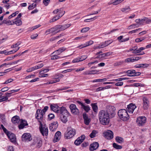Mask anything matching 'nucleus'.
Returning <instances> with one entry per match:
<instances>
[{"mask_svg":"<svg viewBox=\"0 0 151 151\" xmlns=\"http://www.w3.org/2000/svg\"><path fill=\"white\" fill-rule=\"evenodd\" d=\"M90 28L88 27H86L83 28L81 31V32L82 33L88 31Z\"/></svg>","mask_w":151,"mask_h":151,"instance_id":"a18cd8bd","label":"nucleus"},{"mask_svg":"<svg viewBox=\"0 0 151 151\" xmlns=\"http://www.w3.org/2000/svg\"><path fill=\"white\" fill-rule=\"evenodd\" d=\"M71 25V24H66L63 25H56L50 28L51 29V33L53 32L54 31H57L58 29H59V31L64 30L70 27Z\"/></svg>","mask_w":151,"mask_h":151,"instance_id":"39448f33","label":"nucleus"},{"mask_svg":"<svg viewBox=\"0 0 151 151\" xmlns=\"http://www.w3.org/2000/svg\"><path fill=\"white\" fill-rule=\"evenodd\" d=\"M69 108L71 110V109H76V108H77L76 107V106L73 104H71L69 106Z\"/></svg>","mask_w":151,"mask_h":151,"instance_id":"5fc2aeb1","label":"nucleus"},{"mask_svg":"<svg viewBox=\"0 0 151 151\" xmlns=\"http://www.w3.org/2000/svg\"><path fill=\"white\" fill-rule=\"evenodd\" d=\"M103 134L105 138L107 139H111L114 137L113 133V132L111 130H108V132H104L103 133Z\"/></svg>","mask_w":151,"mask_h":151,"instance_id":"1a4fd4ad","label":"nucleus"},{"mask_svg":"<svg viewBox=\"0 0 151 151\" xmlns=\"http://www.w3.org/2000/svg\"><path fill=\"white\" fill-rule=\"evenodd\" d=\"M83 142L81 141V140L80 139V138H78L76 139L74 142L75 145L76 146H78L80 145Z\"/></svg>","mask_w":151,"mask_h":151,"instance_id":"c85d7f7f","label":"nucleus"},{"mask_svg":"<svg viewBox=\"0 0 151 151\" xmlns=\"http://www.w3.org/2000/svg\"><path fill=\"white\" fill-rule=\"evenodd\" d=\"M98 133L97 131L96 130H93L92 131V132L89 135L90 137L91 138H92L96 136V134Z\"/></svg>","mask_w":151,"mask_h":151,"instance_id":"cd10ccee","label":"nucleus"},{"mask_svg":"<svg viewBox=\"0 0 151 151\" xmlns=\"http://www.w3.org/2000/svg\"><path fill=\"white\" fill-rule=\"evenodd\" d=\"M129 78H119L115 79H112L110 80V81H120L123 80H127Z\"/></svg>","mask_w":151,"mask_h":151,"instance_id":"2f4dec72","label":"nucleus"},{"mask_svg":"<svg viewBox=\"0 0 151 151\" xmlns=\"http://www.w3.org/2000/svg\"><path fill=\"white\" fill-rule=\"evenodd\" d=\"M49 108V107L48 106H46L44 107V108L42 109V112H43L44 113H45L47 111Z\"/></svg>","mask_w":151,"mask_h":151,"instance_id":"e2e57ef3","label":"nucleus"},{"mask_svg":"<svg viewBox=\"0 0 151 151\" xmlns=\"http://www.w3.org/2000/svg\"><path fill=\"white\" fill-rule=\"evenodd\" d=\"M99 146V145L97 142H94L90 145L89 150L91 151H93L97 149Z\"/></svg>","mask_w":151,"mask_h":151,"instance_id":"4468645a","label":"nucleus"},{"mask_svg":"<svg viewBox=\"0 0 151 151\" xmlns=\"http://www.w3.org/2000/svg\"><path fill=\"white\" fill-rule=\"evenodd\" d=\"M113 146L114 148L116 149H120L122 148V146L116 144L115 143H113Z\"/></svg>","mask_w":151,"mask_h":151,"instance_id":"c756f323","label":"nucleus"},{"mask_svg":"<svg viewBox=\"0 0 151 151\" xmlns=\"http://www.w3.org/2000/svg\"><path fill=\"white\" fill-rule=\"evenodd\" d=\"M45 113L42 112L40 113V117L39 118L38 117L37 118L35 117L36 119H37V121L39 123L40 127H39L40 131L42 136H44V135L47 136L48 134V129L47 127L45 128L43 127L42 121L44 117V116Z\"/></svg>","mask_w":151,"mask_h":151,"instance_id":"7ed1b4c3","label":"nucleus"},{"mask_svg":"<svg viewBox=\"0 0 151 151\" xmlns=\"http://www.w3.org/2000/svg\"><path fill=\"white\" fill-rule=\"evenodd\" d=\"M82 116L84 120V123L86 125H88L91 122V119L88 118L86 112H84Z\"/></svg>","mask_w":151,"mask_h":151,"instance_id":"ddd939ff","label":"nucleus"},{"mask_svg":"<svg viewBox=\"0 0 151 151\" xmlns=\"http://www.w3.org/2000/svg\"><path fill=\"white\" fill-rule=\"evenodd\" d=\"M50 0H43V3L45 6H47L50 2Z\"/></svg>","mask_w":151,"mask_h":151,"instance_id":"bf43d9fd","label":"nucleus"},{"mask_svg":"<svg viewBox=\"0 0 151 151\" xmlns=\"http://www.w3.org/2000/svg\"><path fill=\"white\" fill-rule=\"evenodd\" d=\"M79 58H77L73 60L72 62L73 63H76L80 62Z\"/></svg>","mask_w":151,"mask_h":151,"instance_id":"69168bd1","label":"nucleus"},{"mask_svg":"<svg viewBox=\"0 0 151 151\" xmlns=\"http://www.w3.org/2000/svg\"><path fill=\"white\" fill-rule=\"evenodd\" d=\"M140 21L142 22H145L147 24L151 23V19H149L147 17H145L143 19H140Z\"/></svg>","mask_w":151,"mask_h":151,"instance_id":"5701e85b","label":"nucleus"},{"mask_svg":"<svg viewBox=\"0 0 151 151\" xmlns=\"http://www.w3.org/2000/svg\"><path fill=\"white\" fill-rule=\"evenodd\" d=\"M134 87H138L139 86L140 87H144L145 86V85L144 84H142L141 83H134Z\"/></svg>","mask_w":151,"mask_h":151,"instance_id":"3c124183","label":"nucleus"},{"mask_svg":"<svg viewBox=\"0 0 151 151\" xmlns=\"http://www.w3.org/2000/svg\"><path fill=\"white\" fill-rule=\"evenodd\" d=\"M123 63V61L117 62L114 64V65L115 66H119L121 65Z\"/></svg>","mask_w":151,"mask_h":151,"instance_id":"13d9d810","label":"nucleus"},{"mask_svg":"<svg viewBox=\"0 0 151 151\" xmlns=\"http://www.w3.org/2000/svg\"><path fill=\"white\" fill-rule=\"evenodd\" d=\"M53 111L58 114L60 117V119L63 123H66L67 122V117L70 114L65 107L62 106L59 109H54Z\"/></svg>","mask_w":151,"mask_h":151,"instance_id":"f257e3e1","label":"nucleus"},{"mask_svg":"<svg viewBox=\"0 0 151 151\" xmlns=\"http://www.w3.org/2000/svg\"><path fill=\"white\" fill-rule=\"evenodd\" d=\"M135 70L133 69H131L128 70L127 71H124L123 72H121L119 73V74H122L123 73H127V75L129 77H133L132 75H134Z\"/></svg>","mask_w":151,"mask_h":151,"instance_id":"dca6fc26","label":"nucleus"},{"mask_svg":"<svg viewBox=\"0 0 151 151\" xmlns=\"http://www.w3.org/2000/svg\"><path fill=\"white\" fill-rule=\"evenodd\" d=\"M66 50V48L64 47H62L58 49L57 50L52 53L55 52L56 54L57 55H60L64 51Z\"/></svg>","mask_w":151,"mask_h":151,"instance_id":"412c9836","label":"nucleus"},{"mask_svg":"<svg viewBox=\"0 0 151 151\" xmlns=\"http://www.w3.org/2000/svg\"><path fill=\"white\" fill-rule=\"evenodd\" d=\"M12 122L14 124L19 123L20 121L19 117L17 115L14 116L12 119Z\"/></svg>","mask_w":151,"mask_h":151,"instance_id":"aec40b11","label":"nucleus"},{"mask_svg":"<svg viewBox=\"0 0 151 151\" xmlns=\"http://www.w3.org/2000/svg\"><path fill=\"white\" fill-rule=\"evenodd\" d=\"M98 72L99 71H97V70H91V71H90L89 72V73H87V74H88V75H92V74H97V73H93V72Z\"/></svg>","mask_w":151,"mask_h":151,"instance_id":"603ef678","label":"nucleus"},{"mask_svg":"<svg viewBox=\"0 0 151 151\" xmlns=\"http://www.w3.org/2000/svg\"><path fill=\"white\" fill-rule=\"evenodd\" d=\"M78 138H80V139L81 140V141L83 142L85 140L86 138L85 136L84 135H82L80 137H78Z\"/></svg>","mask_w":151,"mask_h":151,"instance_id":"774afa93","label":"nucleus"},{"mask_svg":"<svg viewBox=\"0 0 151 151\" xmlns=\"http://www.w3.org/2000/svg\"><path fill=\"white\" fill-rule=\"evenodd\" d=\"M68 56H64V57H60V56H58L57 55H53V56H52V57L51 58V60H54V59H58L60 58H65V57H67Z\"/></svg>","mask_w":151,"mask_h":151,"instance_id":"7c9ffc66","label":"nucleus"},{"mask_svg":"<svg viewBox=\"0 0 151 151\" xmlns=\"http://www.w3.org/2000/svg\"><path fill=\"white\" fill-rule=\"evenodd\" d=\"M21 42H18L16 44H14L13 45H12L11 46V47L12 48L16 47H17L19 45L21 44Z\"/></svg>","mask_w":151,"mask_h":151,"instance_id":"6e6d98bb","label":"nucleus"},{"mask_svg":"<svg viewBox=\"0 0 151 151\" xmlns=\"http://www.w3.org/2000/svg\"><path fill=\"white\" fill-rule=\"evenodd\" d=\"M42 142L41 139H40L39 140V142H38L37 144V146L38 148H40L42 145Z\"/></svg>","mask_w":151,"mask_h":151,"instance_id":"0e129e2a","label":"nucleus"},{"mask_svg":"<svg viewBox=\"0 0 151 151\" xmlns=\"http://www.w3.org/2000/svg\"><path fill=\"white\" fill-rule=\"evenodd\" d=\"M81 108L83 109L86 112H88L90 110V108L88 105H85V104L81 107Z\"/></svg>","mask_w":151,"mask_h":151,"instance_id":"b1692460","label":"nucleus"},{"mask_svg":"<svg viewBox=\"0 0 151 151\" xmlns=\"http://www.w3.org/2000/svg\"><path fill=\"white\" fill-rule=\"evenodd\" d=\"M64 14V13L60 16V14H59L58 15H56L52 19H53L55 21L61 17Z\"/></svg>","mask_w":151,"mask_h":151,"instance_id":"58836bf2","label":"nucleus"},{"mask_svg":"<svg viewBox=\"0 0 151 151\" xmlns=\"http://www.w3.org/2000/svg\"><path fill=\"white\" fill-rule=\"evenodd\" d=\"M87 58L86 55H83L81 56L79 58L80 62L83 61V60L86 59Z\"/></svg>","mask_w":151,"mask_h":151,"instance_id":"09e8293b","label":"nucleus"},{"mask_svg":"<svg viewBox=\"0 0 151 151\" xmlns=\"http://www.w3.org/2000/svg\"><path fill=\"white\" fill-rule=\"evenodd\" d=\"M142 100L143 101V108L145 110H147L149 106V101L147 98L145 97H143Z\"/></svg>","mask_w":151,"mask_h":151,"instance_id":"2eb2a0df","label":"nucleus"},{"mask_svg":"<svg viewBox=\"0 0 151 151\" xmlns=\"http://www.w3.org/2000/svg\"><path fill=\"white\" fill-rule=\"evenodd\" d=\"M136 107L137 106L135 104L131 103L127 106L126 110L129 113H133L134 110Z\"/></svg>","mask_w":151,"mask_h":151,"instance_id":"9d476101","label":"nucleus"},{"mask_svg":"<svg viewBox=\"0 0 151 151\" xmlns=\"http://www.w3.org/2000/svg\"><path fill=\"white\" fill-rule=\"evenodd\" d=\"M76 133H70L69 131H66V132L65 134V137L66 139H69L73 137L75 134Z\"/></svg>","mask_w":151,"mask_h":151,"instance_id":"a211bd4d","label":"nucleus"},{"mask_svg":"<svg viewBox=\"0 0 151 151\" xmlns=\"http://www.w3.org/2000/svg\"><path fill=\"white\" fill-rule=\"evenodd\" d=\"M76 109L75 108L71 109L70 110L71 112L73 114L78 115L79 113V109L77 108H76Z\"/></svg>","mask_w":151,"mask_h":151,"instance_id":"a878e982","label":"nucleus"},{"mask_svg":"<svg viewBox=\"0 0 151 151\" xmlns=\"http://www.w3.org/2000/svg\"><path fill=\"white\" fill-rule=\"evenodd\" d=\"M93 43V42L92 40H90L86 44H84L85 47H87L90 45H91Z\"/></svg>","mask_w":151,"mask_h":151,"instance_id":"de8ad7c7","label":"nucleus"},{"mask_svg":"<svg viewBox=\"0 0 151 151\" xmlns=\"http://www.w3.org/2000/svg\"><path fill=\"white\" fill-rule=\"evenodd\" d=\"M116 141L118 143H121L124 142V139L120 137L117 136L115 138Z\"/></svg>","mask_w":151,"mask_h":151,"instance_id":"393cba45","label":"nucleus"},{"mask_svg":"<svg viewBox=\"0 0 151 151\" xmlns=\"http://www.w3.org/2000/svg\"><path fill=\"white\" fill-rule=\"evenodd\" d=\"M9 88L7 87H5L2 88L1 91L2 92H4L9 90Z\"/></svg>","mask_w":151,"mask_h":151,"instance_id":"052dcab7","label":"nucleus"},{"mask_svg":"<svg viewBox=\"0 0 151 151\" xmlns=\"http://www.w3.org/2000/svg\"><path fill=\"white\" fill-rule=\"evenodd\" d=\"M19 47H18L17 50H12L7 52V55H9L14 53L16 52L17 51L19 50Z\"/></svg>","mask_w":151,"mask_h":151,"instance_id":"f704fd0d","label":"nucleus"},{"mask_svg":"<svg viewBox=\"0 0 151 151\" xmlns=\"http://www.w3.org/2000/svg\"><path fill=\"white\" fill-rule=\"evenodd\" d=\"M0 118L2 120V122L3 124H4V122H5V115L4 114H0Z\"/></svg>","mask_w":151,"mask_h":151,"instance_id":"a19ab883","label":"nucleus"},{"mask_svg":"<svg viewBox=\"0 0 151 151\" xmlns=\"http://www.w3.org/2000/svg\"><path fill=\"white\" fill-rule=\"evenodd\" d=\"M5 134H6L11 142L14 143V144H16L17 143L16 136L14 133L8 131Z\"/></svg>","mask_w":151,"mask_h":151,"instance_id":"0eeeda50","label":"nucleus"},{"mask_svg":"<svg viewBox=\"0 0 151 151\" xmlns=\"http://www.w3.org/2000/svg\"><path fill=\"white\" fill-rule=\"evenodd\" d=\"M146 119L144 116H140L137 118L136 122L139 126H142L146 122Z\"/></svg>","mask_w":151,"mask_h":151,"instance_id":"6e6552de","label":"nucleus"},{"mask_svg":"<svg viewBox=\"0 0 151 151\" xmlns=\"http://www.w3.org/2000/svg\"><path fill=\"white\" fill-rule=\"evenodd\" d=\"M49 120H51L55 118V115L52 113L49 114L47 116Z\"/></svg>","mask_w":151,"mask_h":151,"instance_id":"e433bc0d","label":"nucleus"},{"mask_svg":"<svg viewBox=\"0 0 151 151\" xmlns=\"http://www.w3.org/2000/svg\"><path fill=\"white\" fill-rule=\"evenodd\" d=\"M130 10V8L129 6L127 7H125L124 8H123L121 9V11L123 12H129Z\"/></svg>","mask_w":151,"mask_h":151,"instance_id":"72a5a7b5","label":"nucleus"},{"mask_svg":"<svg viewBox=\"0 0 151 151\" xmlns=\"http://www.w3.org/2000/svg\"><path fill=\"white\" fill-rule=\"evenodd\" d=\"M8 96H3L1 97L0 99V102L4 101L7 100L8 98H7Z\"/></svg>","mask_w":151,"mask_h":151,"instance_id":"4c0bfd02","label":"nucleus"},{"mask_svg":"<svg viewBox=\"0 0 151 151\" xmlns=\"http://www.w3.org/2000/svg\"><path fill=\"white\" fill-rule=\"evenodd\" d=\"M36 70V67L34 66L27 69V71L28 72H32Z\"/></svg>","mask_w":151,"mask_h":151,"instance_id":"8fccbe9b","label":"nucleus"},{"mask_svg":"<svg viewBox=\"0 0 151 151\" xmlns=\"http://www.w3.org/2000/svg\"><path fill=\"white\" fill-rule=\"evenodd\" d=\"M38 35L37 34H35L31 35V38L32 39H35L38 36Z\"/></svg>","mask_w":151,"mask_h":151,"instance_id":"680f3d73","label":"nucleus"},{"mask_svg":"<svg viewBox=\"0 0 151 151\" xmlns=\"http://www.w3.org/2000/svg\"><path fill=\"white\" fill-rule=\"evenodd\" d=\"M116 108L114 106H109L107 107L106 112L107 113L108 115L110 116L111 118L114 117L115 115Z\"/></svg>","mask_w":151,"mask_h":151,"instance_id":"423d86ee","label":"nucleus"},{"mask_svg":"<svg viewBox=\"0 0 151 151\" xmlns=\"http://www.w3.org/2000/svg\"><path fill=\"white\" fill-rule=\"evenodd\" d=\"M67 131H69V132H70V133H76V130L75 129H72L71 127H68L67 128Z\"/></svg>","mask_w":151,"mask_h":151,"instance_id":"49530a36","label":"nucleus"},{"mask_svg":"<svg viewBox=\"0 0 151 151\" xmlns=\"http://www.w3.org/2000/svg\"><path fill=\"white\" fill-rule=\"evenodd\" d=\"M146 37H141L140 38H137L135 39V41L136 42H139L144 40Z\"/></svg>","mask_w":151,"mask_h":151,"instance_id":"ea45409f","label":"nucleus"},{"mask_svg":"<svg viewBox=\"0 0 151 151\" xmlns=\"http://www.w3.org/2000/svg\"><path fill=\"white\" fill-rule=\"evenodd\" d=\"M28 125L26 120L21 119L20 123L18 126L19 129L20 130L22 129L25 127V126H28Z\"/></svg>","mask_w":151,"mask_h":151,"instance_id":"9b49d317","label":"nucleus"},{"mask_svg":"<svg viewBox=\"0 0 151 151\" xmlns=\"http://www.w3.org/2000/svg\"><path fill=\"white\" fill-rule=\"evenodd\" d=\"M92 109L93 111L96 113L97 112L98 107L97 103H92L91 104Z\"/></svg>","mask_w":151,"mask_h":151,"instance_id":"4be33fe9","label":"nucleus"},{"mask_svg":"<svg viewBox=\"0 0 151 151\" xmlns=\"http://www.w3.org/2000/svg\"><path fill=\"white\" fill-rule=\"evenodd\" d=\"M98 116L99 120L101 124L106 125L109 124L111 118L105 110H101L99 112Z\"/></svg>","mask_w":151,"mask_h":151,"instance_id":"f03ea898","label":"nucleus"},{"mask_svg":"<svg viewBox=\"0 0 151 151\" xmlns=\"http://www.w3.org/2000/svg\"><path fill=\"white\" fill-rule=\"evenodd\" d=\"M139 24H134L129 26L128 27L127 29L129 30L135 28L136 27H139Z\"/></svg>","mask_w":151,"mask_h":151,"instance_id":"bb28decb","label":"nucleus"},{"mask_svg":"<svg viewBox=\"0 0 151 151\" xmlns=\"http://www.w3.org/2000/svg\"><path fill=\"white\" fill-rule=\"evenodd\" d=\"M150 65V64H148L147 63H142L137 64L135 65L134 67L136 68H146L148 67Z\"/></svg>","mask_w":151,"mask_h":151,"instance_id":"6ab92c4d","label":"nucleus"},{"mask_svg":"<svg viewBox=\"0 0 151 151\" xmlns=\"http://www.w3.org/2000/svg\"><path fill=\"white\" fill-rule=\"evenodd\" d=\"M112 42V41H111V40H108L107 41H106L105 42H104L103 44L104 45V47L105 46H106L111 43Z\"/></svg>","mask_w":151,"mask_h":151,"instance_id":"c03bdc74","label":"nucleus"},{"mask_svg":"<svg viewBox=\"0 0 151 151\" xmlns=\"http://www.w3.org/2000/svg\"><path fill=\"white\" fill-rule=\"evenodd\" d=\"M1 127L5 133H6V132L8 131V130L4 127L3 124L1 125Z\"/></svg>","mask_w":151,"mask_h":151,"instance_id":"338daca9","label":"nucleus"},{"mask_svg":"<svg viewBox=\"0 0 151 151\" xmlns=\"http://www.w3.org/2000/svg\"><path fill=\"white\" fill-rule=\"evenodd\" d=\"M125 61L127 63L130 62H133L134 61V58L133 57L128 58L125 59Z\"/></svg>","mask_w":151,"mask_h":151,"instance_id":"473e14b6","label":"nucleus"},{"mask_svg":"<svg viewBox=\"0 0 151 151\" xmlns=\"http://www.w3.org/2000/svg\"><path fill=\"white\" fill-rule=\"evenodd\" d=\"M118 114L120 118L124 121H126L129 119V116L127 111L125 109L119 110L118 112Z\"/></svg>","mask_w":151,"mask_h":151,"instance_id":"20e7f679","label":"nucleus"},{"mask_svg":"<svg viewBox=\"0 0 151 151\" xmlns=\"http://www.w3.org/2000/svg\"><path fill=\"white\" fill-rule=\"evenodd\" d=\"M16 21H17L16 23V24L17 26H20L22 24V22L21 21V19H17V20H15Z\"/></svg>","mask_w":151,"mask_h":151,"instance_id":"37998d69","label":"nucleus"},{"mask_svg":"<svg viewBox=\"0 0 151 151\" xmlns=\"http://www.w3.org/2000/svg\"><path fill=\"white\" fill-rule=\"evenodd\" d=\"M76 69H68L66 70H64L63 71L61 72L62 73H65L67 72H70L72 71V70H75Z\"/></svg>","mask_w":151,"mask_h":151,"instance_id":"864d4df0","label":"nucleus"},{"mask_svg":"<svg viewBox=\"0 0 151 151\" xmlns=\"http://www.w3.org/2000/svg\"><path fill=\"white\" fill-rule=\"evenodd\" d=\"M61 132L59 131H58L55 134L53 142L55 143L58 141L61 137Z\"/></svg>","mask_w":151,"mask_h":151,"instance_id":"f3484780","label":"nucleus"},{"mask_svg":"<svg viewBox=\"0 0 151 151\" xmlns=\"http://www.w3.org/2000/svg\"><path fill=\"white\" fill-rule=\"evenodd\" d=\"M42 112V110L40 109H38L36 111V113L35 114V117H36L37 118L39 117V115L41 112Z\"/></svg>","mask_w":151,"mask_h":151,"instance_id":"c9c22d12","label":"nucleus"},{"mask_svg":"<svg viewBox=\"0 0 151 151\" xmlns=\"http://www.w3.org/2000/svg\"><path fill=\"white\" fill-rule=\"evenodd\" d=\"M101 11V8H100L97 11H93L92 12V13H91V14H89L88 15V16L91 15H93V14H97L98 13L100 12Z\"/></svg>","mask_w":151,"mask_h":151,"instance_id":"4d7b16f0","label":"nucleus"},{"mask_svg":"<svg viewBox=\"0 0 151 151\" xmlns=\"http://www.w3.org/2000/svg\"><path fill=\"white\" fill-rule=\"evenodd\" d=\"M19 13V11H17L14 13H13L12 14L10 15L8 17V19H10L11 18H12L13 17H14L16 16V15L18 14Z\"/></svg>","mask_w":151,"mask_h":151,"instance_id":"79ce46f5","label":"nucleus"},{"mask_svg":"<svg viewBox=\"0 0 151 151\" xmlns=\"http://www.w3.org/2000/svg\"><path fill=\"white\" fill-rule=\"evenodd\" d=\"M31 137V135L30 133H24L22 134V140L23 141H30L32 139Z\"/></svg>","mask_w":151,"mask_h":151,"instance_id":"f8f14e48","label":"nucleus"}]
</instances>
